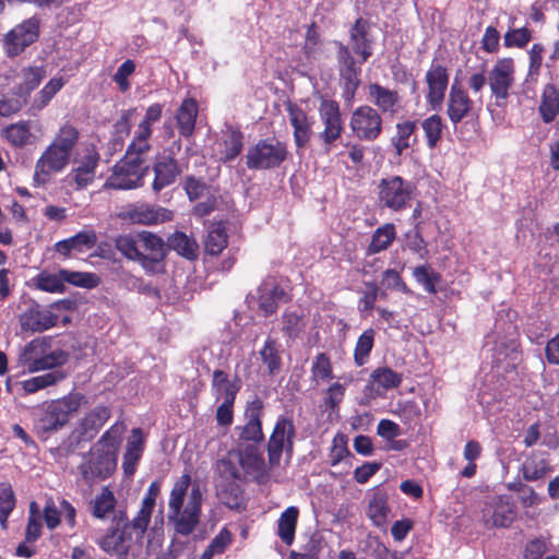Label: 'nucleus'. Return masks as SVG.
<instances>
[{
  "mask_svg": "<svg viewBox=\"0 0 559 559\" xmlns=\"http://www.w3.org/2000/svg\"><path fill=\"white\" fill-rule=\"evenodd\" d=\"M115 506L116 498L114 492L109 488L105 487L94 499L93 515L98 519H105L114 511Z\"/></svg>",
  "mask_w": 559,
  "mask_h": 559,
  "instance_id": "nucleus-47",
  "label": "nucleus"
},
{
  "mask_svg": "<svg viewBox=\"0 0 559 559\" xmlns=\"http://www.w3.org/2000/svg\"><path fill=\"white\" fill-rule=\"evenodd\" d=\"M518 342L513 334L507 335L503 340L496 341L492 347V356L497 364L506 360V369L514 367L519 359Z\"/></svg>",
  "mask_w": 559,
  "mask_h": 559,
  "instance_id": "nucleus-34",
  "label": "nucleus"
},
{
  "mask_svg": "<svg viewBox=\"0 0 559 559\" xmlns=\"http://www.w3.org/2000/svg\"><path fill=\"white\" fill-rule=\"evenodd\" d=\"M350 40L354 52L361 57L360 62H365L372 53L366 22L358 20L355 23L350 31Z\"/></svg>",
  "mask_w": 559,
  "mask_h": 559,
  "instance_id": "nucleus-35",
  "label": "nucleus"
},
{
  "mask_svg": "<svg viewBox=\"0 0 559 559\" xmlns=\"http://www.w3.org/2000/svg\"><path fill=\"white\" fill-rule=\"evenodd\" d=\"M110 417V411L106 406H96L87 413L82 420L85 433L97 432Z\"/></svg>",
  "mask_w": 559,
  "mask_h": 559,
  "instance_id": "nucleus-45",
  "label": "nucleus"
},
{
  "mask_svg": "<svg viewBox=\"0 0 559 559\" xmlns=\"http://www.w3.org/2000/svg\"><path fill=\"white\" fill-rule=\"evenodd\" d=\"M421 129L424 130L428 147L435 148L442 135L443 122L441 117L439 115H431L424 119L421 121Z\"/></svg>",
  "mask_w": 559,
  "mask_h": 559,
  "instance_id": "nucleus-46",
  "label": "nucleus"
},
{
  "mask_svg": "<svg viewBox=\"0 0 559 559\" xmlns=\"http://www.w3.org/2000/svg\"><path fill=\"white\" fill-rule=\"evenodd\" d=\"M36 286L44 292L62 293L64 289L62 270L58 273L41 272L36 277Z\"/></svg>",
  "mask_w": 559,
  "mask_h": 559,
  "instance_id": "nucleus-50",
  "label": "nucleus"
},
{
  "mask_svg": "<svg viewBox=\"0 0 559 559\" xmlns=\"http://www.w3.org/2000/svg\"><path fill=\"white\" fill-rule=\"evenodd\" d=\"M115 245L127 259L140 262L136 234L121 235L116 239Z\"/></svg>",
  "mask_w": 559,
  "mask_h": 559,
  "instance_id": "nucleus-54",
  "label": "nucleus"
},
{
  "mask_svg": "<svg viewBox=\"0 0 559 559\" xmlns=\"http://www.w3.org/2000/svg\"><path fill=\"white\" fill-rule=\"evenodd\" d=\"M395 238V227L391 223H386L377 228L372 235L371 242L368 247L369 254L379 253L389 248Z\"/></svg>",
  "mask_w": 559,
  "mask_h": 559,
  "instance_id": "nucleus-40",
  "label": "nucleus"
},
{
  "mask_svg": "<svg viewBox=\"0 0 559 559\" xmlns=\"http://www.w3.org/2000/svg\"><path fill=\"white\" fill-rule=\"evenodd\" d=\"M295 435L293 420L285 416L278 417L267 442L270 466H277L283 453L292 455Z\"/></svg>",
  "mask_w": 559,
  "mask_h": 559,
  "instance_id": "nucleus-11",
  "label": "nucleus"
},
{
  "mask_svg": "<svg viewBox=\"0 0 559 559\" xmlns=\"http://www.w3.org/2000/svg\"><path fill=\"white\" fill-rule=\"evenodd\" d=\"M231 542V535L228 530L223 528L211 542L209 547L203 552L201 559H211L215 555L225 551Z\"/></svg>",
  "mask_w": 559,
  "mask_h": 559,
  "instance_id": "nucleus-57",
  "label": "nucleus"
},
{
  "mask_svg": "<svg viewBox=\"0 0 559 559\" xmlns=\"http://www.w3.org/2000/svg\"><path fill=\"white\" fill-rule=\"evenodd\" d=\"M368 95L370 102L383 114L394 116L399 112L401 99L396 91L372 83L368 86Z\"/></svg>",
  "mask_w": 559,
  "mask_h": 559,
  "instance_id": "nucleus-25",
  "label": "nucleus"
},
{
  "mask_svg": "<svg viewBox=\"0 0 559 559\" xmlns=\"http://www.w3.org/2000/svg\"><path fill=\"white\" fill-rule=\"evenodd\" d=\"M86 403L85 395L79 392H71L61 399L47 402L37 414L35 426L41 432L58 431Z\"/></svg>",
  "mask_w": 559,
  "mask_h": 559,
  "instance_id": "nucleus-5",
  "label": "nucleus"
},
{
  "mask_svg": "<svg viewBox=\"0 0 559 559\" xmlns=\"http://www.w3.org/2000/svg\"><path fill=\"white\" fill-rule=\"evenodd\" d=\"M390 511L388 495L380 490L374 491L369 498L367 508V515L371 522L378 527H383L388 522Z\"/></svg>",
  "mask_w": 559,
  "mask_h": 559,
  "instance_id": "nucleus-31",
  "label": "nucleus"
},
{
  "mask_svg": "<svg viewBox=\"0 0 559 559\" xmlns=\"http://www.w3.org/2000/svg\"><path fill=\"white\" fill-rule=\"evenodd\" d=\"M144 438L140 428H134L127 442L126 453L123 455L122 467L127 475H133L136 464L143 453Z\"/></svg>",
  "mask_w": 559,
  "mask_h": 559,
  "instance_id": "nucleus-28",
  "label": "nucleus"
},
{
  "mask_svg": "<svg viewBox=\"0 0 559 559\" xmlns=\"http://www.w3.org/2000/svg\"><path fill=\"white\" fill-rule=\"evenodd\" d=\"M227 246V235L222 223L212 224L205 239V251L212 255L219 254Z\"/></svg>",
  "mask_w": 559,
  "mask_h": 559,
  "instance_id": "nucleus-41",
  "label": "nucleus"
},
{
  "mask_svg": "<svg viewBox=\"0 0 559 559\" xmlns=\"http://www.w3.org/2000/svg\"><path fill=\"white\" fill-rule=\"evenodd\" d=\"M260 355L271 374L280 371L281 357L275 341L267 338L263 348L260 350Z\"/></svg>",
  "mask_w": 559,
  "mask_h": 559,
  "instance_id": "nucleus-56",
  "label": "nucleus"
},
{
  "mask_svg": "<svg viewBox=\"0 0 559 559\" xmlns=\"http://www.w3.org/2000/svg\"><path fill=\"white\" fill-rule=\"evenodd\" d=\"M67 378L62 370H49L40 376H35L20 382L21 388L26 394H34L40 390L53 386Z\"/></svg>",
  "mask_w": 559,
  "mask_h": 559,
  "instance_id": "nucleus-33",
  "label": "nucleus"
},
{
  "mask_svg": "<svg viewBox=\"0 0 559 559\" xmlns=\"http://www.w3.org/2000/svg\"><path fill=\"white\" fill-rule=\"evenodd\" d=\"M62 275L64 283H70L80 287L92 288L98 284V277L93 273L62 270Z\"/></svg>",
  "mask_w": 559,
  "mask_h": 559,
  "instance_id": "nucleus-58",
  "label": "nucleus"
},
{
  "mask_svg": "<svg viewBox=\"0 0 559 559\" xmlns=\"http://www.w3.org/2000/svg\"><path fill=\"white\" fill-rule=\"evenodd\" d=\"M472 109V100L467 93L456 84L451 86L448 97L447 114L453 124L462 121Z\"/></svg>",
  "mask_w": 559,
  "mask_h": 559,
  "instance_id": "nucleus-26",
  "label": "nucleus"
},
{
  "mask_svg": "<svg viewBox=\"0 0 559 559\" xmlns=\"http://www.w3.org/2000/svg\"><path fill=\"white\" fill-rule=\"evenodd\" d=\"M372 381L384 390L397 388L402 382V374L391 368L382 367L371 373Z\"/></svg>",
  "mask_w": 559,
  "mask_h": 559,
  "instance_id": "nucleus-53",
  "label": "nucleus"
},
{
  "mask_svg": "<svg viewBox=\"0 0 559 559\" xmlns=\"http://www.w3.org/2000/svg\"><path fill=\"white\" fill-rule=\"evenodd\" d=\"M189 474H183L175 483L168 500V523L178 535L188 536L200 522L202 492L198 485L191 487Z\"/></svg>",
  "mask_w": 559,
  "mask_h": 559,
  "instance_id": "nucleus-1",
  "label": "nucleus"
},
{
  "mask_svg": "<svg viewBox=\"0 0 559 559\" xmlns=\"http://www.w3.org/2000/svg\"><path fill=\"white\" fill-rule=\"evenodd\" d=\"M146 170L144 158L127 151L124 157L114 166L105 187L118 190L135 189L142 186Z\"/></svg>",
  "mask_w": 559,
  "mask_h": 559,
  "instance_id": "nucleus-7",
  "label": "nucleus"
},
{
  "mask_svg": "<svg viewBox=\"0 0 559 559\" xmlns=\"http://www.w3.org/2000/svg\"><path fill=\"white\" fill-rule=\"evenodd\" d=\"M311 372L314 379L324 381L332 379V366L325 354L321 353L317 355L312 364Z\"/></svg>",
  "mask_w": 559,
  "mask_h": 559,
  "instance_id": "nucleus-62",
  "label": "nucleus"
},
{
  "mask_svg": "<svg viewBox=\"0 0 559 559\" xmlns=\"http://www.w3.org/2000/svg\"><path fill=\"white\" fill-rule=\"evenodd\" d=\"M39 35V20L32 16L12 28L4 37V50L8 56L20 55L33 44Z\"/></svg>",
  "mask_w": 559,
  "mask_h": 559,
  "instance_id": "nucleus-15",
  "label": "nucleus"
},
{
  "mask_svg": "<svg viewBox=\"0 0 559 559\" xmlns=\"http://www.w3.org/2000/svg\"><path fill=\"white\" fill-rule=\"evenodd\" d=\"M548 472V466L544 460L536 462L526 461L523 465V476L526 480H537Z\"/></svg>",
  "mask_w": 559,
  "mask_h": 559,
  "instance_id": "nucleus-64",
  "label": "nucleus"
},
{
  "mask_svg": "<svg viewBox=\"0 0 559 559\" xmlns=\"http://www.w3.org/2000/svg\"><path fill=\"white\" fill-rule=\"evenodd\" d=\"M46 76L43 67H28L21 71V82L15 86L14 94L27 100L31 93L40 84Z\"/></svg>",
  "mask_w": 559,
  "mask_h": 559,
  "instance_id": "nucleus-32",
  "label": "nucleus"
},
{
  "mask_svg": "<svg viewBox=\"0 0 559 559\" xmlns=\"http://www.w3.org/2000/svg\"><path fill=\"white\" fill-rule=\"evenodd\" d=\"M78 140L79 132L75 127L70 123L60 127L52 142L35 163L33 175L35 187H45L55 175L61 174L68 167Z\"/></svg>",
  "mask_w": 559,
  "mask_h": 559,
  "instance_id": "nucleus-2",
  "label": "nucleus"
},
{
  "mask_svg": "<svg viewBox=\"0 0 559 559\" xmlns=\"http://www.w3.org/2000/svg\"><path fill=\"white\" fill-rule=\"evenodd\" d=\"M224 151L221 159L228 162L237 157L242 150V133L237 130H228L224 139Z\"/></svg>",
  "mask_w": 559,
  "mask_h": 559,
  "instance_id": "nucleus-52",
  "label": "nucleus"
},
{
  "mask_svg": "<svg viewBox=\"0 0 559 559\" xmlns=\"http://www.w3.org/2000/svg\"><path fill=\"white\" fill-rule=\"evenodd\" d=\"M5 139L15 146L25 145L31 136V126L28 121H21L7 127L3 130Z\"/></svg>",
  "mask_w": 559,
  "mask_h": 559,
  "instance_id": "nucleus-49",
  "label": "nucleus"
},
{
  "mask_svg": "<svg viewBox=\"0 0 559 559\" xmlns=\"http://www.w3.org/2000/svg\"><path fill=\"white\" fill-rule=\"evenodd\" d=\"M98 546L103 551L116 559H142L143 540L141 531L132 532L127 525L123 528L108 531L99 540Z\"/></svg>",
  "mask_w": 559,
  "mask_h": 559,
  "instance_id": "nucleus-6",
  "label": "nucleus"
},
{
  "mask_svg": "<svg viewBox=\"0 0 559 559\" xmlns=\"http://www.w3.org/2000/svg\"><path fill=\"white\" fill-rule=\"evenodd\" d=\"M69 358L67 352L52 349L47 337H36L25 344L19 352L17 365L23 372L36 373L46 370H60Z\"/></svg>",
  "mask_w": 559,
  "mask_h": 559,
  "instance_id": "nucleus-4",
  "label": "nucleus"
},
{
  "mask_svg": "<svg viewBox=\"0 0 559 559\" xmlns=\"http://www.w3.org/2000/svg\"><path fill=\"white\" fill-rule=\"evenodd\" d=\"M122 432V427L114 425L91 449L79 467L82 478L86 483L105 479L115 471Z\"/></svg>",
  "mask_w": 559,
  "mask_h": 559,
  "instance_id": "nucleus-3",
  "label": "nucleus"
},
{
  "mask_svg": "<svg viewBox=\"0 0 559 559\" xmlns=\"http://www.w3.org/2000/svg\"><path fill=\"white\" fill-rule=\"evenodd\" d=\"M238 459L245 472L259 483H264L269 478L266 464L255 444L240 445Z\"/></svg>",
  "mask_w": 559,
  "mask_h": 559,
  "instance_id": "nucleus-20",
  "label": "nucleus"
},
{
  "mask_svg": "<svg viewBox=\"0 0 559 559\" xmlns=\"http://www.w3.org/2000/svg\"><path fill=\"white\" fill-rule=\"evenodd\" d=\"M135 71V63L133 60H126L115 73L112 80L118 85L121 92H127L130 88L129 76Z\"/></svg>",
  "mask_w": 559,
  "mask_h": 559,
  "instance_id": "nucleus-61",
  "label": "nucleus"
},
{
  "mask_svg": "<svg viewBox=\"0 0 559 559\" xmlns=\"http://www.w3.org/2000/svg\"><path fill=\"white\" fill-rule=\"evenodd\" d=\"M153 171L154 180L152 189L154 192H159L164 188L173 185L180 173L176 159L171 156L158 157L153 166Z\"/></svg>",
  "mask_w": 559,
  "mask_h": 559,
  "instance_id": "nucleus-24",
  "label": "nucleus"
},
{
  "mask_svg": "<svg viewBox=\"0 0 559 559\" xmlns=\"http://www.w3.org/2000/svg\"><path fill=\"white\" fill-rule=\"evenodd\" d=\"M319 115L324 126L323 131L320 133V138L325 144V152H330L331 145L343 132L340 106L334 100L323 99L319 107Z\"/></svg>",
  "mask_w": 559,
  "mask_h": 559,
  "instance_id": "nucleus-17",
  "label": "nucleus"
},
{
  "mask_svg": "<svg viewBox=\"0 0 559 559\" xmlns=\"http://www.w3.org/2000/svg\"><path fill=\"white\" fill-rule=\"evenodd\" d=\"M338 60L341 63V75L344 82H359L358 74L360 70L356 67L349 49L341 45L338 50Z\"/></svg>",
  "mask_w": 559,
  "mask_h": 559,
  "instance_id": "nucleus-48",
  "label": "nucleus"
},
{
  "mask_svg": "<svg viewBox=\"0 0 559 559\" xmlns=\"http://www.w3.org/2000/svg\"><path fill=\"white\" fill-rule=\"evenodd\" d=\"M299 510L297 507H288L283 511L277 521V535L286 545H292L295 538Z\"/></svg>",
  "mask_w": 559,
  "mask_h": 559,
  "instance_id": "nucleus-37",
  "label": "nucleus"
},
{
  "mask_svg": "<svg viewBox=\"0 0 559 559\" xmlns=\"http://www.w3.org/2000/svg\"><path fill=\"white\" fill-rule=\"evenodd\" d=\"M169 247L187 259H194L199 248L194 239L181 231H176L169 238Z\"/></svg>",
  "mask_w": 559,
  "mask_h": 559,
  "instance_id": "nucleus-43",
  "label": "nucleus"
},
{
  "mask_svg": "<svg viewBox=\"0 0 559 559\" xmlns=\"http://www.w3.org/2000/svg\"><path fill=\"white\" fill-rule=\"evenodd\" d=\"M21 325L32 332H44L57 324L58 317L49 309L32 305L21 314Z\"/></svg>",
  "mask_w": 559,
  "mask_h": 559,
  "instance_id": "nucleus-22",
  "label": "nucleus"
},
{
  "mask_svg": "<svg viewBox=\"0 0 559 559\" xmlns=\"http://www.w3.org/2000/svg\"><path fill=\"white\" fill-rule=\"evenodd\" d=\"M532 39V33L527 27L509 29L504 36V45L507 47L523 48Z\"/></svg>",
  "mask_w": 559,
  "mask_h": 559,
  "instance_id": "nucleus-60",
  "label": "nucleus"
},
{
  "mask_svg": "<svg viewBox=\"0 0 559 559\" xmlns=\"http://www.w3.org/2000/svg\"><path fill=\"white\" fill-rule=\"evenodd\" d=\"M262 413L263 403L259 397H255L247 404L245 409L246 424L235 428V430L239 432V440L251 441L254 444L263 441Z\"/></svg>",
  "mask_w": 559,
  "mask_h": 559,
  "instance_id": "nucleus-18",
  "label": "nucleus"
},
{
  "mask_svg": "<svg viewBox=\"0 0 559 559\" xmlns=\"http://www.w3.org/2000/svg\"><path fill=\"white\" fill-rule=\"evenodd\" d=\"M415 281L420 284L429 294L437 293L436 284L440 281V275L428 265H419L413 270Z\"/></svg>",
  "mask_w": 559,
  "mask_h": 559,
  "instance_id": "nucleus-51",
  "label": "nucleus"
},
{
  "mask_svg": "<svg viewBox=\"0 0 559 559\" xmlns=\"http://www.w3.org/2000/svg\"><path fill=\"white\" fill-rule=\"evenodd\" d=\"M378 200L381 207L391 211H402L411 202L415 188L400 176L384 178L378 186Z\"/></svg>",
  "mask_w": 559,
  "mask_h": 559,
  "instance_id": "nucleus-8",
  "label": "nucleus"
},
{
  "mask_svg": "<svg viewBox=\"0 0 559 559\" xmlns=\"http://www.w3.org/2000/svg\"><path fill=\"white\" fill-rule=\"evenodd\" d=\"M100 156L93 146H86L74 160V166L67 175L66 181L74 186L75 190H83L91 186L96 178V168Z\"/></svg>",
  "mask_w": 559,
  "mask_h": 559,
  "instance_id": "nucleus-12",
  "label": "nucleus"
},
{
  "mask_svg": "<svg viewBox=\"0 0 559 559\" xmlns=\"http://www.w3.org/2000/svg\"><path fill=\"white\" fill-rule=\"evenodd\" d=\"M515 82V64L512 58L498 59L488 72V85L495 104L504 107L510 96V90Z\"/></svg>",
  "mask_w": 559,
  "mask_h": 559,
  "instance_id": "nucleus-9",
  "label": "nucleus"
},
{
  "mask_svg": "<svg viewBox=\"0 0 559 559\" xmlns=\"http://www.w3.org/2000/svg\"><path fill=\"white\" fill-rule=\"evenodd\" d=\"M349 127L358 139L373 141L381 134L382 118L377 109L362 105L353 111Z\"/></svg>",
  "mask_w": 559,
  "mask_h": 559,
  "instance_id": "nucleus-14",
  "label": "nucleus"
},
{
  "mask_svg": "<svg viewBox=\"0 0 559 559\" xmlns=\"http://www.w3.org/2000/svg\"><path fill=\"white\" fill-rule=\"evenodd\" d=\"M152 134V128L146 124L139 123L135 131L134 140L128 147V152L142 156L146 154L151 147L148 139Z\"/></svg>",
  "mask_w": 559,
  "mask_h": 559,
  "instance_id": "nucleus-55",
  "label": "nucleus"
},
{
  "mask_svg": "<svg viewBox=\"0 0 559 559\" xmlns=\"http://www.w3.org/2000/svg\"><path fill=\"white\" fill-rule=\"evenodd\" d=\"M426 82L428 85L427 102L432 109L441 106L444 93L448 87V73L444 67L433 64L426 73Z\"/></svg>",
  "mask_w": 559,
  "mask_h": 559,
  "instance_id": "nucleus-23",
  "label": "nucleus"
},
{
  "mask_svg": "<svg viewBox=\"0 0 559 559\" xmlns=\"http://www.w3.org/2000/svg\"><path fill=\"white\" fill-rule=\"evenodd\" d=\"M197 116V102L192 98L185 99L176 112L177 128L180 135L189 138L193 134Z\"/></svg>",
  "mask_w": 559,
  "mask_h": 559,
  "instance_id": "nucleus-29",
  "label": "nucleus"
},
{
  "mask_svg": "<svg viewBox=\"0 0 559 559\" xmlns=\"http://www.w3.org/2000/svg\"><path fill=\"white\" fill-rule=\"evenodd\" d=\"M416 128L415 121L405 120L396 123L391 143L399 155H402L405 150L416 143Z\"/></svg>",
  "mask_w": 559,
  "mask_h": 559,
  "instance_id": "nucleus-36",
  "label": "nucleus"
},
{
  "mask_svg": "<svg viewBox=\"0 0 559 559\" xmlns=\"http://www.w3.org/2000/svg\"><path fill=\"white\" fill-rule=\"evenodd\" d=\"M64 80L62 78H52L34 97L31 108L33 110L44 109L53 96L63 87Z\"/></svg>",
  "mask_w": 559,
  "mask_h": 559,
  "instance_id": "nucleus-42",
  "label": "nucleus"
},
{
  "mask_svg": "<svg viewBox=\"0 0 559 559\" xmlns=\"http://www.w3.org/2000/svg\"><path fill=\"white\" fill-rule=\"evenodd\" d=\"M539 112L545 122H551L559 112V92L554 85L544 88Z\"/></svg>",
  "mask_w": 559,
  "mask_h": 559,
  "instance_id": "nucleus-39",
  "label": "nucleus"
},
{
  "mask_svg": "<svg viewBox=\"0 0 559 559\" xmlns=\"http://www.w3.org/2000/svg\"><path fill=\"white\" fill-rule=\"evenodd\" d=\"M287 156L285 144L277 140H260L247 151L249 169H269L280 166Z\"/></svg>",
  "mask_w": 559,
  "mask_h": 559,
  "instance_id": "nucleus-10",
  "label": "nucleus"
},
{
  "mask_svg": "<svg viewBox=\"0 0 559 559\" xmlns=\"http://www.w3.org/2000/svg\"><path fill=\"white\" fill-rule=\"evenodd\" d=\"M96 236L94 233L82 231L75 236L56 243L57 252L68 255L71 251L83 252L94 247Z\"/></svg>",
  "mask_w": 559,
  "mask_h": 559,
  "instance_id": "nucleus-38",
  "label": "nucleus"
},
{
  "mask_svg": "<svg viewBox=\"0 0 559 559\" xmlns=\"http://www.w3.org/2000/svg\"><path fill=\"white\" fill-rule=\"evenodd\" d=\"M305 328V320L297 311H286L283 316V331L289 336H297Z\"/></svg>",
  "mask_w": 559,
  "mask_h": 559,
  "instance_id": "nucleus-59",
  "label": "nucleus"
},
{
  "mask_svg": "<svg viewBox=\"0 0 559 559\" xmlns=\"http://www.w3.org/2000/svg\"><path fill=\"white\" fill-rule=\"evenodd\" d=\"M289 123L294 128V140L298 147H304L310 140L313 120L299 107L288 106Z\"/></svg>",
  "mask_w": 559,
  "mask_h": 559,
  "instance_id": "nucleus-27",
  "label": "nucleus"
},
{
  "mask_svg": "<svg viewBox=\"0 0 559 559\" xmlns=\"http://www.w3.org/2000/svg\"><path fill=\"white\" fill-rule=\"evenodd\" d=\"M376 332L373 329H367L358 337L355 350L354 359L357 366H364L369 358L370 352L373 347Z\"/></svg>",
  "mask_w": 559,
  "mask_h": 559,
  "instance_id": "nucleus-44",
  "label": "nucleus"
},
{
  "mask_svg": "<svg viewBox=\"0 0 559 559\" xmlns=\"http://www.w3.org/2000/svg\"><path fill=\"white\" fill-rule=\"evenodd\" d=\"M516 514L515 506L506 496H493L488 498L481 509V521L486 527L509 526Z\"/></svg>",
  "mask_w": 559,
  "mask_h": 559,
  "instance_id": "nucleus-13",
  "label": "nucleus"
},
{
  "mask_svg": "<svg viewBox=\"0 0 559 559\" xmlns=\"http://www.w3.org/2000/svg\"><path fill=\"white\" fill-rule=\"evenodd\" d=\"M240 389L236 380H229L228 374L223 370H215L212 379V391L216 401H235Z\"/></svg>",
  "mask_w": 559,
  "mask_h": 559,
  "instance_id": "nucleus-30",
  "label": "nucleus"
},
{
  "mask_svg": "<svg viewBox=\"0 0 559 559\" xmlns=\"http://www.w3.org/2000/svg\"><path fill=\"white\" fill-rule=\"evenodd\" d=\"M153 507H148L144 503L141 504V509L136 516L132 520L131 524L127 525L132 532L141 531V539L143 540L144 533L151 520Z\"/></svg>",
  "mask_w": 559,
  "mask_h": 559,
  "instance_id": "nucleus-63",
  "label": "nucleus"
},
{
  "mask_svg": "<svg viewBox=\"0 0 559 559\" xmlns=\"http://www.w3.org/2000/svg\"><path fill=\"white\" fill-rule=\"evenodd\" d=\"M138 249L140 251V263L147 266L150 263H156L165 257V245L157 235L143 230L136 233Z\"/></svg>",
  "mask_w": 559,
  "mask_h": 559,
  "instance_id": "nucleus-21",
  "label": "nucleus"
},
{
  "mask_svg": "<svg viewBox=\"0 0 559 559\" xmlns=\"http://www.w3.org/2000/svg\"><path fill=\"white\" fill-rule=\"evenodd\" d=\"M119 216L131 224L156 225L170 221L173 213L158 205L139 203L126 206Z\"/></svg>",
  "mask_w": 559,
  "mask_h": 559,
  "instance_id": "nucleus-16",
  "label": "nucleus"
},
{
  "mask_svg": "<svg viewBox=\"0 0 559 559\" xmlns=\"http://www.w3.org/2000/svg\"><path fill=\"white\" fill-rule=\"evenodd\" d=\"M286 301L285 290L274 277H267L257 290L258 309L264 317L274 313L281 302Z\"/></svg>",
  "mask_w": 559,
  "mask_h": 559,
  "instance_id": "nucleus-19",
  "label": "nucleus"
}]
</instances>
